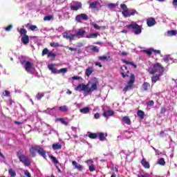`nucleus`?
<instances>
[{"label":"nucleus","instance_id":"obj_1","mask_svg":"<svg viewBox=\"0 0 177 177\" xmlns=\"http://www.w3.org/2000/svg\"><path fill=\"white\" fill-rule=\"evenodd\" d=\"M97 85H99V81H97V79L94 78L93 82H88L87 84H78L75 88V91H79L80 92L84 91V92H86L88 95H91L92 92L97 91Z\"/></svg>","mask_w":177,"mask_h":177},{"label":"nucleus","instance_id":"obj_2","mask_svg":"<svg viewBox=\"0 0 177 177\" xmlns=\"http://www.w3.org/2000/svg\"><path fill=\"white\" fill-rule=\"evenodd\" d=\"M36 151H37L38 154L41 156V157H43V158L46 160V151L44 150V148L40 147L39 145H35L32 146L29 149V152L30 153L32 157H35Z\"/></svg>","mask_w":177,"mask_h":177},{"label":"nucleus","instance_id":"obj_3","mask_svg":"<svg viewBox=\"0 0 177 177\" xmlns=\"http://www.w3.org/2000/svg\"><path fill=\"white\" fill-rule=\"evenodd\" d=\"M125 27L126 28H129V30H134V34L136 35H139V34L142 32V26L136 23H131L129 25H127Z\"/></svg>","mask_w":177,"mask_h":177},{"label":"nucleus","instance_id":"obj_4","mask_svg":"<svg viewBox=\"0 0 177 177\" xmlns=\"http://www.w3.org/2000/svg\"><path fill=\"white\" fill-rule=\"evenodd\" d=\"M148 71L149 74H156L157 71H160V73H162L164 71V67L161 66L160 63H156L153 64V66H151L149 69Z\"/></svg>","mask_w":177,"mask_h":177},{"label":"nucleus","instance_id":"obj_5","mask_svg":"<svg viewBox=\"0 0 177 177\" xmlns=\"http://www.w3.org/2000/svg\"><path fill=\"white\" fill-rule=\"evenodd\" d=\"M135 82V75H130V80L128 82V85L123 88V92H128V91H132L133 89V83Z\"/></svg>","mask_w":177,"mask_h":177},{"label":"nucleus","instance_id":"obj_6","mask_svg":"<svg viewBox=\"0 0 177 177\" xmlns=\"http://www.w3.org/2000/svg\"><path fill=\"white\" fill-rule=\"evenodd\" d=\"M122 16H124V17H131V16H135V15H138V11H136V10L127 9V10H123L122 12Z\"/></svg>","mask_w":177,"mask_h":177},{"label":"nucleus","instance_id":"obj_7","mask_svg":"<svg viewBox=\"0 0 177 177\" xmlns=\"http://www.w3.org/2000/svg\"><path fill=\"white\" fill-rule=\"evenodd\" d=\"M19 161L24 164L25 167H30L31 165V162L30 161V158L28 156L24 155L22 156H19Z\"/></svg>","mask_w":177,"mask_h":177},{"label":"nucleus","instance_id":"obj_8","mask_svg":"<svg viewBox=\"0 0 177 177\" xmlns=\"http://www.w3.org/2000/svg\"><path fill=\"white\" fill-rule=\"evenodd\" d=\"M120 74L122 78H127V77H129V71H128V67L127 66L123 65L120 68Z\"/></svg>","mask_w":177,"mask_h":177},{"label":"nucleus","instance_id":"obj_9","mask_svg":"<svg viewBox=\"0 0 177 177\" xmlns=\"http://www.w3.org/2000/svg\"><path fill=\"white\" fill-rule=\"evenodd\" d=\"M85 162L88 164L90 172H95V171H96V167H95V165H93V160L92 159L87 160Z\"/></svg>","mask_w":177,"mask_h":177},{"label":"nucleus","instance_id":"obj_10","mask_svg":"<svg viewBox=\"0 0 177 177\" xmlns=\"http://www.w3.org/2000/svg\"><path fill=\"white\" fill-rule=\"evenodd\" d=\"M89 17L86 14H80L75 17V20L78 23H81V20H88Z\"/></svg>","mask_w":177,"mask_h":177},{"label":"nucleus","instance_id":"obj_11","mask_svg":"<svg viewBox=\"0 0 177 177\" xmlns=\"http://www.w3.org/2000/svg\"><path fill=\"white\" fill-rule=\"evenodd\" d=\"M82 8V3L80 2H73L72 5H71V10H78Z\"/></svg>","mask_w":177,"mask_h":177},{"label":"nucleus","instance_id":"obj_12","mask_svg":"<svg viewBox=\"0 0 177 177\" xmlns=\"http://www.w3.org/2000/svg\"><path fill=\"white\" fill-rule=\"evenodd\" d=\"M48 68L53 74H60V71H59L57 68H55V64H49L48 66Z\"/></svg>","mask_w":177,"mask_h":177},{"label":"nucleus","instance_id":"obj_13","mask_svg":"<svg viewBox=\"0 0 177 177\" xmlns=\"http://www.w3.org/2000/svg\"><path fill=\"white\" fill-rule=\"evenodd\" d=\"M34 64L30 62V61H26L24 65V68L27 73H30V70L31 68H33Z\"/></svg>","mask_w":177,"mask_h":177},{"label":"nucleus","instance_id":"obj_14","mask_svg":"<svg viewBox=\"0 0 177 177\" xmlns=\"http://www.w3.org/2000/svg\"><path fill=\"white\" fill-rule=\"evenodd\" d=\"M141 165L145 168V169H150V163L146 160V158H143L141 160Z\"/></svg>","mask_w":177,"mask_h":177},{"label":"nucleus","instance_id":"obj_15","mask_svg":"<svg viewBox=\"0 0 177 177\" xmlns=\"http://www.w3.org/2000/svg\"><path fill=\"white\" fill-rule=\"evenodd\" d=\"M147 24L148 27H153V26L156 25V19L153 17H150L147 20Z\"/></svg>","mask_w":177,"mask_h":177},{"label":"nucleus","instance_id":"obj_16","mask_svg":"<svg viewBox=\"0 0 177 177\" xmlns=\"http://www.w3.org/2000/svg\"><path fill=\"white\" fill-rule=\"evenodd\" d=\"M72 165H73L75 169H77V171H82L84 167L81 165H78L77 161L73 160L72 161Z\"/></svg>","mask_w":177,"mask_h":177},{"label":"nucleus","instance_id":"obj_17","mask_svg":"<svg viewBox=\"0 0 177 177\" xmlns=\"http://www.w3.org/2000/svg\"><path fill=\"white\" fill-rule=\"evenodd\" d=\"M84 34H86V31L83 29H79L75 33L76 37H79V38H82L84 37Z\"/></svg>","mask_w":177,"mask_h":177},{"label":"nucleus","instance_id":"obj_18","mask_svg":"<svg viewBox=\"0 0 177 177\" xmlns=\"http://www.w3.org/2000/svg\"><path fill=\"white\" fill-rule=\"evenodd\" d=\"M114 114V111L113 110H108V111H104L103 113L104 117L106 118H109V117H111Z\"/></svg>","mask_w":177,"mask_h":177},{"label":"nucleus","instance_id":"obj_19","mask_svg":"<svg viewBox=\"0 0 177 177\" xmlns=\"http://www.w3.org/2000/svg\"><path fill=\"white\" fill-rule=\"evenodd\" d=\"M21 41L24 45H27V44H29L30 42V37L27 35L23 36L21 39Z\"/></svg>","mask_w":177,"mask_h":177},{"label":"nucleus","instance_id":"obj_20","mask_svg":"<svg viewBox=\"0 0 177 177\" xmlns=\"http://www.w3.org/2000/svg\"><path fill=\"white\" fill-rule=\"evenodd\" d=\"M137 115L139 117L140 120H144L145 117H146V114L145 113V111L142 110H138L137 111Z\"/></svg>","mask_w":177,"mask_h":177},{"label":"nucleus","instance_id":"obj_21","mask_svg":"<svg viewBox=\"0 0 177 177\" xmlns=\"http://www.w3.org/2000/svg\"><path fill=\"white\" fill-rule=\"evenodd\" d=\"M93 73V67L90 66L86 69L85 74L86 77H90Z\"/></svg>","mask_w":177,"mask_h":177},{"label":"nucleus","instance_id":"obj_22","mask_svg":"<svg viewBox=\"0 0 177 177\" xmlns=\"http://www.w3.org/2000/svg\"><path fill=\"white\" fill-rule=\"evenodd\" d=\"M80 113H82V114H88L91 113V109L88 106L84 107L83 109H80Z\"/></svg>","mask_w":177,"mask_h":177},{"label":"nucleus","instance_id":"obj_23","mask_svg":"<svg viewBox=\"0 0 177 177\" xmlns=\"http://www.w3.org/2000/svg\"><path fill=\"white\" fill-rule=\"evenodd\" d=\"M157 81H160V76L158 75H155L151 77L152 84H156Z\"/></svg>","mask_w":177,"mask_h":177},{"label":"nucleus","instance_id":"obj_24","mask_svg":"<svg viewBox=\"0 0 177 177\" xmlns=\"http://www.w3.org/2000/svg\"><path fill=\"white\" fill-rule=\"evenodd\" d=\"M52 147H53V150H60V149H62V145L59 142L54 143L53 144Z\"/></svg>","mask_w":177,"mask_h":177},{"label":"nucleus","instance_id":"obj_25","mask_svg":"<svg viewBox=\"0 0 177 177\" xmlns=\"http://www.w3.org/2000/svg\"><path fill=\"white\" fill-rule=\"evenodd\" d=\"M122 121H124V124H127V125H131V119L128 116H124L122 118Z\"/></svg>","mask_w":177,"mask_h":177},{"label":"nucleus","instance_id":"obj_26","mask_svg":"<svg viewBox=\"0 0 177 177\" xmlns=\"http://www.w3.org/2000/svg\"><path fill=\"white\" fill-rule=\"evenodd\" d=\"M142 88L144 91H149V88H150V84L147 82H145L142 85Z\"/></svg>","mask_w":177,"mask_h":177},{"label":"nucleus","instance_id":"obj_27","mask_svg":"<svg viewBox=\"0 0 177 177\" xmlns=\"http://www.w3.org/2000/svg\"><path fill=\"white\" fill-rule=\"evenodd\" d=\"M97 1H94L90 3L89 8H91V9H93V10H96L97 8Z\"/></svg>","mask_w":177,"mask_h":177},{"label":"nucleus","instance_id":"obj_28","mask_svg":"<svg viewBox=\"0 0 177 177\" xmlns=\"http://www.w3.org/2000/svg\"><path fill=\"white\" fill-rule=\"evenodd\" d=\"M122 62L125 64H130L131 66H133L134 68H137L138 66L135 64V63L129 61H127L126 59H122Z\"/></svg>","mask_w":177,"mask_h":177},{"label":"nucleus","instance_id":"obj_29","mask_svg":"<svg viewBox=\"0 0 177 177\" xmlns=\"http://www.w3.org/2000/svg\"><path fill=\"white\" fill-rule=\"evenodd\" d=\"M97 135L99 136V140L101 142H104V140H106V138L104 136V133H97Z\"/></svg>","mask_w":177,"mask_h":177},{"label":"nucleus","instance_id":"obj_30","mask_svg":"<svg viewBox=\"0 0 177 177\" xmlns=\"http://www.w3.org/2000/svg\"><path fill=\"white\" fill-rule=\"evenodd\" d=\"M59 111H62L63 113H67V111H68V108L67 107V106L64 105L62 106H59Z\"/></svg>","mask_w":177,"mask_h":177},{"label":"nucleus","instance_id":"obj_31","mask_svg":"<svg viewBox=\"0 0 177 177\" xmlns=\"http://www.w3.org/2000/svg\"><path fill=\"white\" fill-rule=\"evenodd\" d=\"M156 164H158V165H162V166L165 165V159H164L163 158H160L157 161Z\"/></svg>","mask_w":177,"mask_h":177},{"label":"nucleus","instance_id":"obj_32","mask_svg":"<svg viewBox=\"0 0 177 177\" xmlns=\"http://www.w3.org/2000/svg\"><path fill=\"white\" fill-rule=\"evenodd\" d=\"M177 31L176 30H169L167 31V37H174L176 35Z\"/></svg>","mask_w":177,"mask_h":177},{"label":"nucleus","instance_id":"obj_33","mask_svg":"<svg viewBox=\"0 0 177 177\" xmlns=\"http://www.w3.org/2000/svg\"><path fill=\"white\" fill-rule=\"evenodd\" d=\"M88 138H90V139H97V133H90L88 134Z\"/></svg>","mask_w":177,"mask_h":177},{"label":"nucleus","instance_id":"obj_34","mask_svg":"<svg viewBox=\"0 0 177 177\" xmlns=\"http://www.w3.org/2000/svg\"><path fill=\"white\" fill-rule=\"evenodd\" d=\"M44 21H50V20H53V15H47L44 17Z\"/></svg>","mask_w":177,"mask_h":177},{"label":"nucleus","instance_id":"obj_35","mask_svg":"<svg viewBox=\"0 0 177 177\" xmlns=\"http://www.w3.org/2000/svg\"><path fill=\"white\" fill-rule=\"evenodd\" d=\"M49 158L52 160L54 164H59V160H57L56 157L53 156V155H49Z\"/></svg>","mask_w":177,"mask_h":177},{"label":"nucleus","instance_id":"obj_36","mask_svg":"<svg viewBox=\"0 0 177 177\" xmlns=\"http://www.w3.org/2000/svg\"><path fill=\"white\" fill-rule=\"evenodd\" d=\"M20 35H23L24 37L25 35H27V30L25 28H21L19 31Z\"/></svg>","mask_w":177,"mask_h":177},{"label":"nucleus","instance_id":"obj_37","mask_svg":"<svg viewBox=\"0 0 177 177\" xmlns=\"http://www.w3.org/2000/svg\"><path fill=\"white\" fill-rule=\"evenodd\" d=\"M144 53H146L149 56H151L153 54V48H149L148 50H143Z\"/></svg>","mask_w":177,"mask_h":177},{"label":"nucleus","instance_id":"obj_38","mask_svg":"<svg viewBox=\"0 0 177 177\" xmlns=\"http://www.w3.org/2000/svg\"><path fill=\"white\" fill-rule=\"evenodd\" d=\"M8 174L11 177H15L16 176V171L13 170L12 169H10L8 170Z\"/></svg>","mask_w":177,"mask_h":177},{"label":"nucleus","instance_id":"obj_39","mask_svg":"<svg viewBox=\"0 0 177 177\" xmlns=\"http://www.w3.org/2000/svg\"><path fill=\"white\" fill-rule=\"evenodd\" d=\"M97 35H99L97 33H91L89 35H86V38H97Z\"/></svg>","mask_w":177,"mask_h":177},{"label":"nucleus","instance_id":"obj_40","mask_svg":"<svg viewBox=\"0 0 177 177\" xmlns=\"http://www.w3.org/2000/svg\"><path fill=\"white\" fill-rule=\"evenodd\" d=\"M29 30H30V31H38V27L35 25H31L29 27Z\"/></svg>","mask_w":177,"mask_h":177},{"label":"nucleus","instance_id":"obj_41","mask_svg":"<svg viewBox=\"0 0 177 177\" xmlns=\"http://www.w3.org/2000/svg\"><path fill=\"white\" fill-rule=\"evenodd\" d=\"M109 57H107L106 55H104V56H99L98 59L101 61H104V60L109 61Z\"/></svg>","mask_w":177,"mask_h":177},{"label":"nucleus","instance_id":"obj_42","mask_svg":"<svg viewBox=\"0 0 177 177\" xmlns=\"http://www.w3.org/2000/svg\"><path fill=\"white\" fill-rule=\"evenodd\" d=\"M49 50L47 48H46L42 50L41 55L42 56H45V55H47L48 56V55H49Z\"/></svg>","mask_w":177,"mask_h":177},{"label":"nucleus","instance_id":"obj_43","mask_svg":"<svg viewBox=\"0 0 177 177\" xmlns=\"http://www.w3.org/2000/svg\"><path fill=\"white\" fill-rule=\"evenodd\" d=\"M47 57H52L53 60H55V59L56 58V55L55 53H53L52 51H50V53H48Z\"/></svg>","mask_w":177,"mask_h":177},{"label":"nucleus","instance_id":"obj_44","mask_svg":"<svg viewBox=\"0 0 177 177\" xmlns=\"http://www.w3.org/2000/svg\"><path fill=\"white\" fill-rule=\"evenodd\" d=\"M138 177H150V174H149L148 173L143 172L138 174Z\"/></svg>","mask_w":177,"mask_h":177},{"label":"nucleus","instance_id":"obj_45","mask_svg":"<svg viewBox=\"0 0 177 177\" xmlns=\"http://www.w3.org/2000/svg\"><path fill=\"white\" fill-rule=\"evenodd\" d=\"M91 50L92 52H95L96 53H99V48L96 46H92Z\"/></svg>","mask_w":177,"mask_h":177},{"label":"nucleus","instance_id":"obj_46","mask_svg":"<svg viewBox=\"0 0 177 177\" xmlns=\"http://www.w3.org/2000/svg\"><path fill=\"white\" fill-rule=\"evenodd\" d=\"M50 46L52 48H59V46H60V44H59V43L57 42H53L50 44Z\"/></svg>","mask_w":177,"mask_h":177},{"label":"nucleus","instance_id":"obj_47","mask_svg":"<svg viewBox=\"0 0 177 177\" xmlns=\"http://www.w3.org/2000/svg\"><path fill=\"white\" fill-rule=\"evenodd\" d=\"M58 121H60L64 125H68V122H66V120H64V118H59Z\"/></svg>","mask_w":177,"mask_h":177},{"label":"nucleus","instance_id":"obj_48","mask_svg":"<svg viewBox=\"0 0 177 177\" xmlns=\"http://www.w3.org/2000/svg\"><path fill=\"white\" fill-rule=\"evenodd\" d=\"M152 53H153V55H161V50H155L154 48H152Z\"/></svg>","mask_w":177,"mask_h":177},{"label":"nucleus","instance_id":"obj_49","mask_svg":"<svg viewBox=\"0 0 177 177\" xmlns=\"http://www.w3.org/2000/svg\"><path fill=\"white\" fill-rule=\"evenodd\" d=\"M37 100H41V97H44V93H38L36 95Z\"/></svg>","mask_w":177,"mask_h":177},{"label":"nucleus","instance_id":"obj_50","mask_svg":"<svg viewBox=\"0 0 177 177\" xmlns=\"http://www.w3.org/2000/svg\"><path fill=\"white\" fill-rule=\"evenodd\" d=\"M75 37H77L75 35V34H71V35H69L68 39L70 41H74V39H75L74 38H75Z\"/></svg>","mask_w":177,"mask_h":177},{"label":"nucleus","instance_id":"obj_51","mask_svg":"<svg viewBox=\"0 0 177 177\" xmlns=\"http://www.w3.org/2000/svg\"><path fill=\"white\" fill-rule=\"evenodd\" d=\"M13 28V26L12 24L8 25L7 27L5 28V30L7 32L10 31Z\"/></svg>","mask_w":177,"mask_h":177},{"label":"nucleus","instance_id":"obj_52","mask_svg":"<svg viewBox=\"0 0 177 177\" xmlns=\"http://www.w3.org/2000/svg\"><path fill=\"white\" fill-rule=\"evenodd\" d=\"M17 156L18 158L19 159L20 157H22L23 156H24V154H23V153L21 152V150H19L17 151Z\"/></svg>","mask_w":177,"mask_h":177},{"label":"nucleus","instance_id":"obj_53","mask_svg":"<svg viewBox=\"0 0 177 177\" xmlns=\"http://www.w3.org/2000/svg\"><path fill=\"white\" fill-rule=\"evenodd\" d=\"M120 8L122 9V10H127L128 9L127 4H120Z\"/></svg>","mask_w":177,"mask_h":177},{"label":"nucleus","instance_id":"obj_54","mask_svg":"<svg viewBox=\"0 0 177 177\" xmlns=\"http://www.w3.org/2000/svg\"><path fill=\"white\" fill-rule=\"evenodd\" d=\"M59 71V73H62L63 74H66V73H67V68H62Z\"/></svg>","mask_w":177,"mask_h":177},{"label":"nucleus","instance_id":"obj_55","mask_svg":"<svg viewBox=\"0 0 177 177\" xmlns=\"http://www.w3.org/2000/svg\"><path fill=\"white\" fill-rule=\"evenodd\" d=\"M62 35H63L64 38H66V39H68V37L70 36V35H68V32H64L62 34Z\"/></svg>","mask_w":177,"mask_h":177},{"label":"nucleus","instance_id":"obj_56","mask_svg":"<svg viewBox=\"0 0 177 177\" xmlns=\"http://www.w3.org/2000/svg\"><path fill=\"white\" fill-rule=\"evenodd\" d=\"M147 106H154V101L150 100L147 102Z\"/></svg>","mask_w":177,"mask_h":177},{"label":"nucleus","instance_id":"obj_57","mask_svg":"<svg viewBox=\"0 0 177 177\" xmlns=\"http://www.w3.org/2000/svg\"><path fill=\"white\" fill-rule=\"evenodd\" d=\"M24 175H26V176L27 177H31V174L30 173V171H28V170H26L24 171Z\"/></svg>","mask_w":177,"mask_h":177},{"label":"nucleus","instance_id":"obj_58","mask_svg":"<svg viewBox=\"0 0 177 177\" xmlns=\"http://www.w3.org/2000/svg\"><path fill=\"white\" fill-rule=\"evenodd\" d=\"M94 118H95L96 120H99V118H100V114L99 113H95Z\"/></svg>","mask_w":177,"mask_h":177},{"label":"nucleus","instance_id":"obj_59","mask_svg":"<svg viewBox=\"0 0 177 177\" xmlns=\"http://www.w3.org/2000/svg\"><path fill=\"white\" fill-rule=\"evenodd\" d=\"M93 27L95 28V30H100V26H99V25H97V24H93Z\"/></svg>","mask_w":177,"mask_h":177},{"label":"nucleus","instance_id":"obj_60","mask_svg":"<svg viewBox=\"0 0 177 177\" xmlns=\"http://www.w3.org/2000/svg\"><path fill=\"white\" fill-rule=\"evenodd\" d=\"M166 111H167V109L165 107H162L160 110V114H165Z\"/></svg>","mask_w":177,"mask_h":177},{"label":"nucleus","instance_id":"obj_61","mask_svg":"<svg viewBox=\"0 0 177 177\" xmlns=\"http://www.w3.org/2000/svg\"><path fill=\"white\" fill-rule=\"evenodd\" d=\"M4 96H10V92H9V91H8V90H6L5 91H4Z\"/></svg>","mask_w":177,"mask_h":177},{"label":"nucleus","instance_id":"obj_62","mask_svg":"<svg viewBox=\"0 0 177 177\" xmlns=\"http://www.w3.org/2000/svg\"><path fill=\"white\" fill-rule=\"evenodd\" d=\"M160 138H164V136H165V132H164V131H161L160 133Z\"/></svg>","mask_w":177,"mask_h":177},{"label":"nucleus","instance_id":"obj_63","mask_svg":"<svg viewBox=\"0 0 177 177\" xmlns=\"http://www.w3.org/2000/svg\"><path fill=\"white\" fill-rule=\"evenodd\" d=\"M80 79H81L80 76H73V77H72V80H80Z\"/></svg>","mask_w":177,"mask_h":177},{"label":"nucleus","instance_id":"obj_64","mask_svg":"<svg viewBox=\"0 0 177 177\" xmlns=\"http://www.w3.org/2000/svg\"><path fill=\"white\" fill-rule=\"evenodd\" d=\"M172 5L175 6V8L177 7V0H173Z\"/></svg>","mask_w":177,"mask_h":177}]
</instances>
